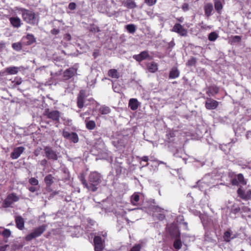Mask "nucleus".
<instances>
[{"instance_id": "obj_44", "label": "nucleus", "mask_w": 251, "mask_h": 251, "mask_svg": "<svg viewBox=\"0 0 251 251\" xmlns=\"http://www.w3.org/2000/svg\"><path fill=\"white\" fill-rule=\"evenodd\" d=\"M81 181L83 186L86 187L89 190V183H88L84 177H82L81 178Z\"/></svg>"}, {"instance_id": "obj_13", "label": "nucleus", "mask_w": 251, "mask_h": 251, "mask_svg": "<svg viewBox=\"0 0 251 251\" xmlns=\"http://www.w3.org/2000/svg\"><path fill=\"white\" fill-rule=\"evenodd\" d=\"M139 105L140 103L136 99L132 98L129 100L128 107H130L132 110L134 111L137 110Z\"/></svg>"}, {"instance_id": "obj_30", "label": "nucleus", "mask_w": 251, "mask_h": 251, "mask_svg": "<svg viewBox=\"0 0 251 251\" xmlns=\"http://www.w3.org/2000/svg\"><path fill=\"white\" fill-rule=\"evenodd\" d=\"M38 180L35 178L32 177V193L37 191L39 189V186L38 185Z\"/></svg>"}, {"instance_id": "obj_4", "label": "nucleus", "mask_w": 251, "mask_h": 251, "mask_svg": "<svg viewBox=\"0 0 251 251\" xmlns=\"http://www.w3.org/2000/svg\"><path fill=\"white\" fill-rule=\"evenodd\" d=\"M77 68L74 66L66 69L63 73V78L64 80H68L77 75Z\"/></svg>"}, {"instance_id": "obj_26", "label": "nucleus", "mask_w": 251, "mask_h": 251, "mask_svg": "<svg viewBox=\"0 0 251 251\" xmlns=\"http://www.w3.org/2000/svg\"><path fill=\"white\" fill-rule=\"evenodd\" d=\"M86 126L89 130H93L96 127V124L94 121H85Z\"/></svg>"}, {"instance_id": "obj_19", "label": "nucleus", "mask_w": 251, "mask_h": 251, "mask_svg": "<svg viewBox=\"0 0 251 251\" xmlns=\"http://www.w3.org/2000/svg\"><path fill=\"white\" fill-rule=\"evenodd\" d=\"M179 75V71L178 70L176 67H173L170 72L169 78L174 79L178 77Z\"/></svg>"}, {"instance_id": "obj_10", "label": "nucleus", "mask_w": 251, "mask_h": 251, "mask_svg": "<svg viewBox=\"0 0 251 251\" xmlns=\"http://www.w3.org/2000/svg\"><path fill=\"white\" fill-rule=\"evenodd\" d=\"M25 148L23 147H19L14 148L13 152L11 153V157L13 159H17L24 151Z\"/></svg>"}, {"instance_id": "obj_6", "label": "nucleus", "mask_w": 251, "mask_h": 251, "mask_svg": "<svg viewBox=\"0 0 251 251\" xmlns=\"http://www.w3.org/2000/svg\"><path fill=\"white\" fill-rule=\"evenodd\" d=\"M44 151L46 156L48 159L54 161L57 160L58 156L57 153L50 147H46L44 149Z\"/></svg>"}, {"instance_id": "obj_62", "label": "nucleus", "mask_w": 251, "mask_h": 251, "mask_svg": "<svg viewBox=\"0 0 251 251\" xmlns=\"http://www.w3.org/2000/svg\"><path fill=\"white\" fill-rule=\"evenodd\" d=\"M86 113H81V114H80V117H84V116H85V115H86Z\"/></svg>"}, {"instance_id": "obj_16", "label": "nucleus", "mask_w": 251, "mask_h": 251, "mask_svg": "<svg viewBox=\"0 0 251 251\" xmlns=\"http://www.w3.org/2000/svg\"><path fill=\"white\" fill-rule=\"evenodd\" d=\"M204 10L205 15L207 17H209L211 15V13L213 10V5L210 3H206L204 6Z\"/></svg>"}, {"instance_id": "obj_27", "label": "nucleus", "mask_w": 251, "mask_h": 251, "mask_svg": "<svg viewBox=\"0 0 251 251\" xmlns=\"http://www.w3.org/2000/svg\"><path fill=\"white\" fill-rule=\"evenodd\" d=\"M99 111L101 114H108L111 111L110 108L106 106H102L99 109Z\"/></svg>"}, {"instance_id": "obj_51", "label": "nucleus", "mask_w": 251, "mask_h": 251, "mask_svg": "<svg viewBox=\"0 0 251 251\" xmlns=\"http://www.w3.org/2000/svg\"><path fill=\"white\" fill-rule=\"evenodd\" d=\"M59 32V30L58 29H56L55 28H53V29L51 30V33L52 34H54V35H56Z\"/></svg>"}, {"instance_id": "obj_1", "label": "nucleus", "mask_w": 251, "mask_h": 251, "mask_svg": "<svg viewBox=\"0 0 251 251\" xmlns=\"http://www.w3.org/2000/svg\"><path fill=\"white\" fill-rule=\"evenodd\" d=\"M101 176L96 172H92L89 176V190L96 192L98 190V185L101 182Z\"/></svg>"}, {"instance_id": "obj_8", "label": "nucleus", "mask_w": 251, "mask_h": 251, "mask_svg": "<svg viewBox=\"0 0 251 251\" xmlns=\"http://www.w3.org/2000/svg\"><path fill=\"white\" fill-rule=\"evenodd\" d=\"M205 106L206 109L209 110L216 109L219 104V102L211 98H206Z\"/></svg>"}, {"instance_id": "obj_20", "label": "nucleus", "mask_w": 251, "mask_h": 251, "mask_svg": "<svg viewBox=\"0 0 251 251\" xmlns=\"http://www.w3.org/2000/svg\"><path fill=\"white\" fill-rule=\"evenodd\" d=\"M147 68L149 72L154 73L157 70V65L154 62H151L147 64Z\"/></svg>"}, {"instance_id": "obj_23", "label": "nucleus", "mask_w": 251, "mask_h": 251, "mask_svg": "<svg viewBox=\"0 0 251 251\" xmlns=\"http://www.w3.org/2000/svg\"><path fill=\"white\" fill-rule=\"evenodd\" d=\"M19 70L17 67H9L6 69V72L9 75H15L18 73Z\"/></svg>"}, {"instance_id": "obj_58", "label": "nucleus", "mask_w": 251, "mask_h": 251, "mask_svg": "<svg viewBox=\"0 0 251 251\" xmlns=\"http://www.w3.org/2000/svg\"><path fill=\"white\" fill-rule=\"evenodd\" d=\"M242 210L244 212H247L248 211L250 210V208L248 207L244 206L242 208Z\"/></svg>"}, {"instance_id": "obj_14", "label": "nucleus", "mask_w": 251, "mask_h": 251, "mask_svg": "<svg viewBox=\"0 0 251 251\" xmlns=\"http://www.w3.org/2000/svg\"><path fill=\"white\" fill-rule=\"evenodd\" d=\"M219 89L216 86H210L207 88L206 94L209 97L213 96L218 93Z\"/></svg>"}, {"instance_id": "obj_18", "label": "nucleus", "mask_w": 251, "mask_h": 251, "mask_svg": "<svg viewBox=\"0 0 251 251\" xmlns=\"http://www.w3.org/2000/svg\"><path fill=\"white\" fill-rule=\"evenodd\" d=\"M15 222L17 227L20 230L23 229L24 227V221L21 216H17L15 218Z\"/></svg>"}, {"instance_id": "obj_38", "label": "nucleus", "mask_w": 251, "mask_h": 251, "mask_svg": "<svg viewBox=\"0 0 251 251\" xmlns=\"http://www.w3.org/2000/svg\"><path fill=\"white\" fill-rule=\"evenodd\" d=\"M231 233L229 231H226L225 232L224 235V240L226 242H229L230 240Z\"/></svg>"}, {"instance_id": "obj_36", "label": "nucleus", "mask_w": 251, "mask_h": 251, "mask_svg": "<svg viewBox=\"0 0 251 251\" xmlns=\"http://www.w3.org/2000/svg\"><path fill=\"white\" fill-rule=\"evenodd\" d=\"M13 49L17 51H19L22 49V45L20 43H14L12 45Z\"/></svg>"}, {"instance_id": "obj_5", "label": "nucleus", "mask_w": 251, "mask_h": 251, "mask_svg": "<svg viewBox=\"0 0 251 251\" xmlns=\"http://www.w3.org/2000/svg\"><path fill=\"white\" fill-rule=\"evenodd\" d=\"M172 31L176 32L181 36H187L188 34L187 30L178 23H176L174 25Z\"/></svg>"}, {"instance_id": "obj_32", "label": "nucleus", "mask_w": 251, "mask_h": 251, "mask_svg": "<svg viewBox=\"0 0 251 251\" xmlns=\"http://www.w3.org/2000/svg\"><path fill=\"white\" fill-rule=\"evenodd\" d=\"M182 246L181 242L180 239H176L174 243V247L176 250H179Z\"/></svg>"}, {"instance_id": "obj_11", "label": "nucleus", "mask_w": 251, "mask_h": 251, "mask_svg": "<svg viewBox=\"0 0 251 251\" xmlns=\"http://www.w3.org/2000/svg\"><path fill=\"white\" fill-rule=\"evenodd\" d=\"M46 227L47 226L43 225L35 229L34 231L32 232V238L41 235L45 231Z\"/></svg>"}, {"instance_id": "obj_28", "label": "nucleus", "mask_w": 251, "mask_h": 251, "mask_svg": "<svg viewBox=\"0 0 251 251\" xmlns=\"http://www.w3.org/2000/svg\"><path fill=\"white\" fill-rule=\"evenodd\" d=\"M53 177L51 175H48L45 178V181L47 185L50 186L53 182Z\"/></svg>"}, {"instance_id": "obj_48", "label": "nucleus", "mask_w": 251, "mask_h": 251, "mask_svg": "<svg viewBox=\"0 0 251 251\" xmlns=\"http://www.w3.org/2000/svg\"><path fill=\"white\" fill-rule=\"evenodd\" d=\"M69 8L71 10H74L76 8V4L75 2H71L69 4Z\"/></svg>"}, {"instance_id": "obj_22", "label": "nucleus", "mask_w": 251, "mask_h": 251, "mask_svg": "<svg viewBox=\"0 0 251 251\" xmlns=\"http://www.w3.org/2000/svg\"><path fill=\"white\" fill-rule=\"evenodd\" d=\"M124 5L128 8L132 9L137 7L135 2L132 0H126L124 3Z\"/></svg>"}, {"instance_id": "obj_59", "label": "nucleus", "mask_w": 251, "mask_h": 251, "mask_svg": "<svg viewBox=\"0 0 251 251\" xmlns=\"http://www.w3.org/2000/svg\"><path fill=\"white\" fill-rule=\"evenodd\" d=\"M240 211V208H236L235 209H233V212L234 213H238L239 212V211Z\"/></svg>"}, {"instance_id": "obj_15", "label": "nucleus", "mask_w": 251, "mask_h": 251, "mask_svg": "<svg viewBox=\"0 0 251 251\" xmlns=\"http://www.w3.org/2000/svg\"><path fill=\"white\" fill-rule=\"evenodd\" d=\"M151 209L154 213H159V215L158 216V219H159L160 220H162L165 218V215L163 213H162L163 211V209L158 206H153L151 207Z\"/></svg>"}, {"instance_id": "obj_2", "label": "nucleus", "mask_w": 251, "mask_h": 251, "mask_svg": "<svg viewBox=\"0 0 251 251\" xmlns=\"http://www.w3.org/2000/svg\"><path fill=\"white\" fill-rule=\"evenodd\" d=\"M95 251H102L105 247L104 241L99 236H96L94 238Z\"/></svg>"}, {"instance_id": "obj_29", "label": "nucleus", "mask_w": 251, "mask_h": 251, "mask_svg": "<svg viewBox=\"0 0 251 251\" xmlns=\"http://www.w3.org/2000/svg\"><path fill=\"white\" fill-rule=\"evenodd\" d=\"M126 28L130 33H134L136 31V26L133 24L127 25L126 26Z\"/></svg>"}, {"instance_id": "obj_37", "label": "nucleus", "mask_w": 251, "mask_h": 251, "mask_svg": "<svg viewBox=\"0 0 251 251\" xmlns=\"http://www.w3.org/2000/svg\"><path fill=\"white\" fill-rule=\"evenodd\" d=\"M222 8L223 6L221 1H216L215 2V8L218 12L222 10Z\"/></svg>"}, {"instance_id": "obj_45", "label": "nucleus", "mask_w": 251, "mask_h": 251, "mask_svg": "<svg viewBox=\"0 0 251 251\" xmlns=\"http://www.w3.org/2000/svg\"><path fill=\"white\" fill-rule=\"evenodd\" d=\"M90 30L91 31V32H98L100 31L99 27H98L97 26H96V25H93L92 26Z\"/></svg>"}, {"instance_id": "obj_17", "label": "nucleus", "mask_w": 251, "mask_h": 251, "mask_svg": "<svg viewBox=\"0 0 251 251\" xmlns=\"http://www.w3.org/2000/svg\"><path fill=\"white\" fill-rule=\"evenodd\" d=\"M11 24L15 27H19L21 26V20L17 17H12L9 19Z\"/></svg>"}, {"instance_id": "obj_46", "label": "nucleus", "mask_w": 251, "mask_h": 251, "mask_svg": "<svg viewBox=\"0 0 251 251\" xmlns=\"http://www.w3.org/2000/svg\"><path fill=\"white\" fill-rule=\"evenodd\" d=\"M170 233L171 234V235L176 237H178L179 236V233L178 231V229L176 227L174 228V233L173 232H172L170 231Z\"/></svg>"}, {"instance_id": "obj_34", "label": "nucleus", "mask_w": 251, "mask_h": 251, "mask_svg": "<svg viewBox=\"0 0 251 251\" xmlns=\"http://www.w3.org/2000/svg\"><path fill=\"white\" fill-rule=\"evenodd\" d=\"M218 38V35L214 32H212L209 34L208 39L210 41H214Z\"/></svg>"}, {"instance_id": "obj_35", "label": "nucleus", "mask_w": 251, "mask_h": 251, "mask_svg": "<svg viewBox=\"0 0 251 251\" xmlns=\"http://www.w3.org/2000/svg\"><path fill=\"white\" fill-rule=\"evenodd\" d=\"M237 178L239 183H240L243 185H245L246 184V182L244 179V176L242 174H239L237 175Z\"/></svg>"}, {"instance_id": "obj_54", "label": "nucleus", "mask_w": 251, "mask_h": 251, "mask_svg": "<svg viewBox=\"0 0 251 251\" xmlns=\"http://www.w3.org/2000/svg\"><path fill=\"white\" fill-rule=\"evenodd\" d=\"M140 159L145 162H148L149 161V158L147 156H144L140 158Z\"/></svg>"}, {"instance_id": "obj_42", "label": "nucleus", "mask_w": 251, "mask_h": 251, "mask_svg": "<svg viewBox=\"0 0 251 251\" xmlns=\"http://www.w3.org/2000/svg\"><path fill=\"white\" fill-rule=\"evenodd\" d=\"M241 40V37L240 36L236 35L232 37V42L236 43L240 42Z\"/></svg>"}, {"instance_id": "obj_50", "label": "nucleus", "mask_w": 251, "mask_h": 251, "mask_svg": "<svg viewBox=\"0 0 251 251\" xmlns=\"http://www.w3.org/2000/svg\"><path fill=\"white\" fill-rule=\"evenodd\" d=\"M182 9L186 11L189 9V5L187 3H184L182 6Z\"/></svg>"}, {"instance_id": "obj_7", "label": "nucleus", "mask_w": 251, "mask_h": 251, "mask_svg": "<svg viewBox=\"0 0 251 251\" xmlns=\"http://www.w3.org/2000/svg\"><path fill=\"white\" fill-rule=\"evenodd\" d=\"M19 198L15 194H11L9 195L3 201V206L4 207H8L14 202L17 201Z\"/></svg>"}, {"instance_id": "obj_43", "label": "nucleus", "mask_w": 251, "mask_h": 251, "mask_svg": "<svg viewBox=\"0 0 251 251\" xmlns=\"http://www.w3.org/2000/svg\"><path fill=\"white\" fill-rule=\"evenodd\" d=\"M86 96V92L84 90H81L79 91V94L77 97L81 98L82 99H85Z\"/></svg>"}, {"instance_id": "obj_24", "label": "nucleus", "mask_w": 251, "mask_h": 251, "mask_svg": "<svg viewBox=\"0 0 251 251\" xmlns=\"http://www.w3.org/2000/svg\"><path fill=\"white\" fill-rule=\"evenodd\" d=\"M237 193L238 195L243 199H249L251 198V196L250 195H246L245 192L241 189L239 188L237 190Z\"/></svg>"}, {"instance_id": "obj_47", "label": "nucleus", "mask_w": 251, "mask_h": 251, "mask_svg": "<svg viewBox=\"0 0 251 251\" xmlns=\"http://www.w3.org/2000/svg\"><path fill=\"white\" fill-rule=\"evenodd\" d=\"M145 0L146 3L150 6H151V5H153V4H154L156 1V0Z\"/></svg>"}, {"instance_id": "obj_33", "label": "nucleus", "mask_w": 251, "mask_h": 251, "mask_svg": "<svg viewBox=\"0 0 251 251\" xmlns=\"http://www.w3.org/2000/svg\"><path fill=\"white\" fill-rule=\"evenodd\" d=\"M196 62H197L196 58L193 57L188 60V61L186 63V65L187 66H189V67L194 66V65H195Z\"/></svg>"}, {"instance_id": "obj_21", "label": "nucleus", "mask_w": 251, "mask_h": 251, "mask_svg": "<svg viewBox=\"0 0 251 251\" xmlns=\"http://www.w3.org/2000/svg\"><path fill=\"white\" fill-rule=\"evenodd\" d=\"M108 75L114 78H118L120 77L119 73L116 69H110L108 72Z\"/></svg>"}, {"instance_id": "obj_41", "label": "nucleus", "mask_w": 251, "mask_h": 251, "mask_svg": "<svg viewBox=\"0 0 251 251\" xmlns=\"http://www.w3.org/2000/svg\"><path fill=\"white\" fill-rule=\"evenodd\" d=\"M141 248L140 244H136L131 249L130 251H140Z\"/></svg>"}, {"instance_id": "obj_49", "label": "nucleus", "mask_w": 251, "mask_h": 251, "mask_svg": "<svg viewBox=\"0 0 251 251\" xmlns=\"http://www.w3.org/2000/svg\"><path fill=\"white\" fill-rule=\"evenodd\" d=\"M231 183L233 185H238L239 182H238L237 178H234L232 179Z\"/></svg>"}, {"instance_id": "obj_40", "label": "nucleus", "mask_w": 251, "mask_h": 251, "mask_svg": "<svg viewBox=\"0 0 251 251\" xmlns=\"http://www.w3.org/2000/svg\"><path fill=\"white\" fill-rule=\"evenodd\" d=\"M11 231L8 229H4L3 232H2V234L5 238H8L11 235Z\"/></svg>"}, {"instance_id": "obj_39", "label": "nucleus", "mask_w": 251, "mask_h": 251, "mask_svg": "<svg viewBox=\"0 0 251 251\" xmlns=\"http://www.w3.org/2000/svg\"><path fill=\"white\" fill-rule=\"evenodd\" d=\"M84 99L77 97V105L79 108H82L83 107Z\"/></svg>"}, {"instance_id": "obj_57", "label": "nucleus", "mask_w": 251, "mask_h": 251, "mask_svg": "<svg viewBox=\"0 0 251 251\" xmlns=\"http://www.w3.org/2000/svg\"><path fill=\"white\" fill-rule=\"evenodd\" d=\"M5 44L4 42H0V49H3L5 47Z\"/></svg>"}, {"instance_id": "obj_9", "label": "nucleus", "mask_w": 251, "mask_h": 251, "mask_svg": "<svg viewBox=\"0 0 251 251\" xmlns=\"http://www.w3.org/2000/svg\"><path fill=\"white\" fill-rule=\"evenodd\" d=\"M63 136L64 138L71 140L75 143L78 141V135L75 132L70 133L68 131H64L63 132Z\"/></svg>"}, {"instance_id": "obj_61", "label": "nucleus", "mask_w": 251, "mask_h": 251, "mask_svg": "<svg viewBox=\"0 0 251 251\" xmlns=\"http://www.w3.org/2000/svg\"><path fill=\"white\" fill-rule=\"evenodd\" d=\"M246 195H250V196H251V190H249V191L247 192V194H246Z\"/></svg>"}, {"instance_id": "obj_52", "label": "nucleus", "mask_w": 251, "mask_h": 251, "mask_svg": "<svg viewBox=\"0 0 251 251\" xmlns=\"http://www.w3.org/2000/svg\"><path fill=\"white\" fill-rule=\"evenodd\" d=\"M31 38V35L30 34H28L26 38L25 39H27L28 40V41L27 42L26 45H30V39Z\"/></svg>"}, {"instance_id": "obj_31", "label": "nucleus", "mask_w": 251, "mask_h": 251, "mask_svg": "<svg viewBox=\"0 0 251 251\" xmlns=\"http://www.w3.org/2000/svg\"><path fill=\"white\" fill-rule=\"evenodd\" d=\"M24 20L27 23H30L31 21V15L27 12H25L23 14Z\"/></svg>"}, {"instance_id": "obj_25", "label": "nucleus", "mask_w": 251, "mask_h": 251, "mask_svg": "<svg viewBox=\"0 0 251 251\" xmlns=\"http://www.w3.org/2000/svg\"><path fill=\"white\" fill-rule=\"evenodd\" d=\"M139 201V196L138 194L135 193L133 194L130 199L131 203L134 205H136V202Z\"/></svg>"}, {"instance_id": "obj_55", "label": "nucleus", "mask_w": 251, "mask_h": 251, "mask_svg": "<svg viewBox=\"0 0 251 251\" xmlns=\"http://www.w3.org/2000/svg\"><path fill=\"white\" fill-rule=\"evenodd\" d=\"M41 151V149H37L34 151V154L36 156H37L39 153L40 151Z\"/></svg>"}, {"instance_id": "obj_64", "label": "nucleus", "mask_w": 251, "mask_h": 251, "mask_svg": "<svg viewBox=\"0 0 251 251\" xmlns=\"http://www.w3.org/2000/svg\"><path fill=\"white\" fill-rule=\"evenodd\" d=\"M35 41V39L33 38V37L32 36V43H33Z\"/></svg>"}, {"instance_id": "obj_3", "label": "nucleus", "mask_w": 251, "mask_h": 251, "mask_svg": "<svg viewBox=\"0 0 251 251\" xmlns=\"http://www.w3.org/2000/svg\"><path fill=\"white\" fill-rule=\"evenodd\" d=\"M44 115L47 116L48 118L56 122H58L59 121L60 116V112L58 111H50L49 109L45 110Z\"/></svg>"}, {"instance_id": "obj_53", "label": "nucleus", "mask_w": 251, "mask_h": 251, "mask_svg": "<svg viewBox=\"0 0 251 251\" xmlns=\"http://www.w3.org/2000/svg\"><path fill=\"white\" fill-rule=\"evenodd\" d=\"M8 246L7 245H5L2 246H0V251H5L7 247Z\"/></svg>"}, {"instance_id": "obj_12", "label": "nucleus", "mask_w": 251, "mask_h": 251, "mask_svg": "<svg viewBox=\"0 0 251 251\" xmlns=\"http://www.w3.org/2000/svg\"><path fill=\"white\" fill-rule=\"evenodd\" d=\"M149 57V54L147 51H142L140 54L134 55L133 58L137 61L141 62L142 60Z\"/></svg>"}, {"instance_id": "obj_60", "label": "nucleus", "mask_w": 251, "mask_h": 251, "mask_svg": "<svg viewBox=\"0 0 251 251\" xmlns=\"http://www.w3.org/2000/svg\"><path fill=\"white\" fill-rule=\"evenodd\" d=\"M176 19L178 22H181V23L183 22V20H184L183 17H180L179 18H177Z\"/></svg>"}, {"instance_id": "obj_63", "label": "nucleus", "mask_w": 251, "mask_h": 251, "mask_svg": "<svg viewBox=\"0 0 251 251\" xmlns=\"http://www.w3.org/2000/svg\"><path fill=\"white\" fill-rule=\"evenodd\" d=\"M21 81L20 80L19 81H18L16 82V84H17V85H19V84H21Z\"/></svg>"}, {"instance_id": "obj_56", "label": "nucleus", "mask_w": 251, "mask_h": 251, "mask_svg": "<svg viewBox=\"0 0 251 251\" xmlns=\"http://www.w3.org/2000/svg\"><path fill=\"white\" fill-rule=\"evenodd\" d=\"M26 241H30L31 240V233L29 234L25 238Z\"/></svg>"}]
</instances>
